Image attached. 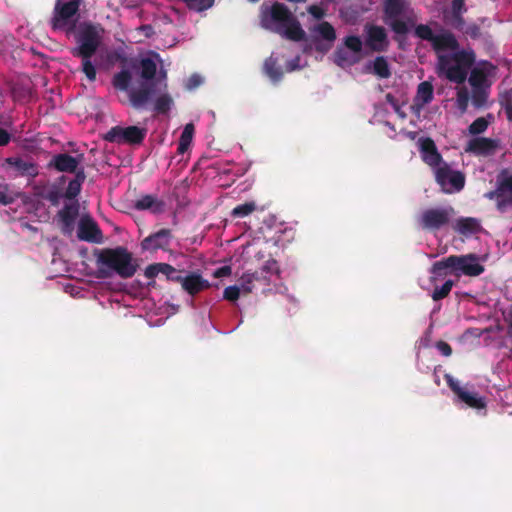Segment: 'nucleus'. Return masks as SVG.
I'll use <instances>...</instances> for the list:
<instances>
[{
  "instance_id": "obj_49",
  "label": "nucleus",
  "mask_w": 512,
  "mask_h": 512,
  "mask_svg": "<svg viewBox=\"0 0 512 512\" xmlns=\"http://www.w3.org/2000/svg\"><path fill=\"white\" fill-rule=\"evenodd\" d=\"M239 296L240 289L236 285L226 287L223 293L224 299L231 302L238 300Z\"/></svg>"
},
{
  "instance_id": "obj_63",
  "label": "nucleus",
  "mask_w": 512,
  "mask_h": 512,
  "mask_svg": "<svg viewBox=\"0 0 512 512\" xmlns=\"http://www.w3.org/2000/svg\"><path fill=\"white\" fill-rule=\"evenodd\" d=\"M0 203L4 204V205L9 203V199H8L7 195L1 191H0Z\"/></svg>"
},
{
  "instance_id": "obj_58",
  "label": "nucleus",
  "mask_w": 512,
  "mask_h": 512,
  "mask_svg": "<svg viewBox=\"0 0 512 512\" xmlns=\"http://www.w3.org/2000/svg\"><path fill=\"white\" fill-rule=\"evenodd\" d=\"M138 31H141L146 38H151L154 34V28L150 24H144L137 28Z\"/></svg>"
},
{
  "instance_id": "obj_1",
  "label": "nucleus",
  "mask_w": 512,
  "mask_h": 512,
  "mask_svg": "<svg viewBox=\"0 0 512 512\" xmlns=\"http://www.w3.org/2000/svg\"><path fill=\"white\" fill-rule=\"evenodd\" d=\"M167 72L158 71L157 63L151 57L123 58L121 70L112 77L113 87L128 94L134 109L144 108L153 96L167 89Z\"/></svg>"
},
{
  "instance_id": "obj_9",
  "label": "nucleus",
  "mask_w": 512,
  "mask_h": 512,
  "mask_svg": "<svg viewBox=\"0 0 512 512\" xmlns=\"http://www.w3.org/2000/svg\"><path fill=\"white\" fill-rule=\"evenodd\" d=\"M414 36L420 40L431 43L436 53L445 52L446 49H456L458 40L456 36L449 30H443L439 34H434L431 27L427 24H418L414 27Z\"/></svg>"
},
{
  "instance_id": "obj_24",
  "label": "nucleus",
  "mask_w": 512,
  "mask_h": 512,
  "mask_svg": "<svg viewBox=\"0 0 512 512\" xmlns=\"http://www.w3.org/2000/svg\"><path fill=\"white\" fill-rule=\"evenodd\" d=\"M430 273L432 275L430 278L432 283L436 282L439 278L447 276L448 274H454L453 255L434 262L430 269Z\"/></svg>"
},
{
  "instance_id": "obj_38",
  "label": "nucleus",
  "mask_w": 512,
  "mask_h": 512,
  "mask_svg": "<svg viewBox=\"0 0 512 512\" xmlns=\"http://www.w3.org/2000/svg\"><path fill=\"white\" fill-rule=\"evenodd\" d=\"M316 30L318 31V33L321 35V37L323 39H325L329 42H332L336 39V32H335L334 27L326 21L318 24Z\"/></svg>"
},
{
  "instance_id": "obj_32",
  "label": "nucleus",
  "mask_w": 512,
  "mask_h": 512,
  "mask_svg": "<svg viewBox=\"0 0 512 512\" xmlns=\"http://www.w3.org/2000/svg\"><path fill=\"white\" fill-rule=\"evenodd\" d=\"M194 131L195 128L192 123H188L185 125L179 139L177 148L178 153L183 154L188 150L193 139Z\"/></svg>"
},
{
  "instance_id": "obj_36",
  "label": "nucleus",
  "mask_w": 512,
  "mask_h": 512,
  "mask_svg": "<svg viewBox=\"0 0 512 512\" xmlns=\"http://www.w3.org/2000/svg\"><path fill=\"white\" fill-rule=\"evenodd\" d=\"M453 286H454V281L450 280V279L445 281V283L442 286H440V287L436 286L431 295L432 299L434 301H439V300L446 298L450 294Z\"/></svg>"
},
{
  "instance_id": "obj_18",
  "label": "nucleus",
  "mask_w": 512,
  "mask_h": 512,
  "mask_svg": "<svg viewBox=\"0 0 512 512\" xmlns=\"http://www.w3.org/2000/svg\"><path fill=\"white\" fill-rule=\"evenodd\" d=\"M77 236L80 240L90 243H100L102 241V232L90 216L81 217L78 224Z\"/></svg>"
},
{
  "instance_id": "obj_40",
  "label": "nucleus",
  "mask_w": 512,
  "mask_h": 512,
  "mask_svg": "<svg viewBox=\"0 0 512 512\" xmlns=\"http://www.w3.org/2000/svg\"><path fill=\"white\" fill-rule=\"evenodd\" d=\"M190 10L202 12L209 9L215 0H183Z\"/></svg>"
},
{
  "instance_id": "obj_28",
  "label": "nucleus",
  "mask_w": 512,
  "mask_h": 512,
  "mask_svg": "<svg viewBox=\"0 0 512 512\" xmlns=\"http://www.w3.org/2000/svg\"><path fill=\"white\" fill-rule=\"evenodd\" d=\"M5 162L14 167L22 176L35 177L38 174L36 164L31 161H25L21 157H9Z\"/></svg>"
},
{
  "instance_id": "obj_11",
  "label": "nucleus",
  "mask_w": 512,
  "mask_h": 512,
  "mask_svg": "<svg viewBox=\"0 0 512 512\" xmlns=\"http://www.w3.org/2000/svg\"><path fill=\"white\" fill-rule=\"evenodd\" d=\"M146 134V128L114 126L104 135V140L116 144L139 145L144 141Z\"/></svg>"
},
{
  "instance_id": "obj_52",
  "label": "nucleus",
  "mask_w": 512,
  "mask_h": 512,
  "mask_svg": "<svg viewBox=\"0 0 512 512\" xmlns=\"http://www.w3.org/2000/svg\"><path fill=\"white\" fill-rule=\"evenodd\" d=\"M436 348L437 350L445 357H449L452 355V347L449 343L440 340L436 342Z\"/></svg>"
},
{
  "instance_id": "obj_33",
  "label": "nucleus",
  "mask_w": 512,
  "mask_h": 512,
  "mask_svg": "<svg viewBox=\"0 0 512 512\" xmlns=\"http://www.w3.org/2000/svg\"><path fill=\"white\" fill-rule=\"evenodd\" d=\"M264 70L269 78L274 82L280 81L283 76V72L281 67L278 65L277 59L273 57H269L265 60Z\"/></svg>"
},
{
  "instance_id": "obj_27",
  "label": "nucleus",
  "mask_w": 512,
  "mask_h": 512,
  "mask_svg": "<svg viewBox=\"0 0 512 512\" xmlns=\"http://www.w3.org/2000/svg\"><path fill=\"white\" fill-rule=\"evenodd\" d=\"M434 98V88L431 82L423 81L417 87L416 96L414 97V106L418 110L432 102Z\"/></svg>"
},
{
  "instance_id": "obj_41",
  "label": "nucleus",
  "mask_w": 512,
  "mask_h": 512,
  "mask_svg": "<svg viewBox=\"0 0 512 512\" xmlns=\"http://www.w3.org/2000/svg\"><path fill=\"white\" fill-rule=\"evenodd\" d=\"M487 99L488 94L483 88L472 90L471 100L474 107L482 108L485 106Z\"/></svg>"
},
{
  "instance_id": "obj_46",
  "label": "nucleus",
  "mask_w": 512,
  "mask_h": 512,
  "mask_svg": "<svg viewBox=\"0 0 512 512\" xmlns=\"http://www.w3.org/2000/svg\"><path fill=\"white\" fill-rule=\"evenodd\" d=\"M62 197H64V194H62L61 190L57 187H53L48 190L44 196V198L48 200L53 206L59 205L60 199Z\"/></svg>"
},
{
  "instance_id": "obj_21",
  "label": "nucleus",
  "mask_w": 512,
  "mask_h": 512,
  "mask_svg": "<svg viewBox=\"0 0 512 512\" xmlns=\"http://www.w3.org/2000/svg\"><path fill=\"white\" fill-rule=\"evenodd\" d=\"M499 146V141L486 137H476L471 139L465 149L476 155L488 156L492 155Z\"/></svg>"
},
{
  "instance_id": "obj_34",
  "label": "nucleus",
  "mask_w": 512,
  "mask_h": 512,
  "mask_svg": "<svg viewBox=\"0 0 512 512\" xmlns=\"http://www.w3.org/2000/svg\"><path fill=\"white\" fill-rule=\"evenodd\" d=\"M173 105V99L168 93H162L154 102V110L158 114H166Z\"/></svg>"
},
{
  "instance_id": "obj_22",
  "label": "nucleus",
  "mask_w": 512,
  "mask_h": 512,
  "mask_svg": "<svg viewBox=\"0 0 512 512\" xmlns=\"http://www.w3.org/2000/svg\"><path fill=\"white\" fill-rule=\"evenodd\" d=\"M138 211H150L153 214H160L165 210V202L156 195L146 194L140 196L133 204Z\"/></svg>"
},
{
  "instance_id": "obj_25",
  "label": "nucleus",
  "mask_w": 512,
  "mask_h": 512,
  "mask_svg": "<svg viewBox=\"0 0 512 512\" xmlns=\"http://www.w3.org/2000/svg\"><path fill=\"white\" fill-rule=\"evenodd\" d=\"M430 273L432 275L430 278L432 283L436 282L439 278L447 276L448 274H454L453 255L434 262L430 269Z\"/></svg>"
},
{
  "instance_id": "obj_20",
  "label": "nucleus",
  "mask_w": 512,
  "mask_h": 512,
  "mask_svg": "<svg viewBox=\"0 0 512 512\" xmlns=\"http://www.w3.org/2000/svg\"><path fill=\"white\" fill-rule=\"evenodd\" d=\"M180 284L182 289L191 296H195L201 291L209 289L211 286L209 281L204 279L199 272H190L182 276Z\"/></svg>"
},
{
  "instance_id": "obj_4",
  "label": "nucleus",
  "mask_w": 512,
  "mask_h": 512,
  "mask_svg": "<svg viewBox=\"0 0 512 512\" xmlns=\"http://www.w3.org/2000/svg\"><path fill=\"white\" fill-rule=\"evenodd\" d=\"M449 53H437V68L439 74L453 83L462 84L466 81L470 69L476 63V53L471 48L446 49Z\"/></svg>"
},
{
  "instance_id": "obj_12",
  "label": "nucleus",
  "mask_w": 512,
  "mask_h": 512,
  "mask_svg": "<svg viewBox=\"0 0 512 512\" xmlns=\"http://www.w3.org/2000/svg\"><path fill=\"white\" fill-rule=\"evenodd\" d=\"M445 380L448 387L456 395L457 399L464 403L467 407L475 410H486V398L480 396L477 392L462 387L458 380L454 379L451 375L446 374Z\"/></svg>"
},
{
  "instance_id": "obj_45",
  "label": "nucleus",
  "mask_w": 512,
  "mask_h": 512,
  "mask_svg": "<svg viewBox=\"0 0 512 512\" xmlns=\"http://www.w3.org/2000/svg\"><path fill=\"white\" fill-rule=\"evenodd\" d=\"M81 185L77 181H70L64 193V197L72 200L75 199L81 192Z\"/></svg>"
},
{
  "instance_id": "obj_14",
  "label": "nucleus",
  "mask_w": 512,
  "mask_h": 512,
  "mask_svg": "<svg viewBox=\"0 0 512 512\" xmlns=\"http://www.w3.org/2000/svg\"><path fill=\"white\" fill-rule=\"evenodd\" d=\"M454 261V275L460 276L461 274L476 277L482 274L485 270L484 266L479 263V257L476 254L470 253L466 255H453Z\"/></svg>"
},
{
  "instance_id": "obj_23",
  "label": "nucleus",
  "mask_w": 512,
  "mask_h": 512,
  "mask_svg": "<svg viewBox=\"0 0 512 512\" xmlns=\"http://www.w3.org/2000/svg\"><path fill=\"white\" fill-rule=\"evenodd\" d=\"M79 214V207L77 203L65 204V206L58 212V217L62 225L64 233H71L75 220Z\"/></svg>"
},
{
  "instance_id": "obj_16",
  "label": "nucleus",
  "mask_w": 512,
  "mask_h": 512,
  "mask_svg": "<svg viewBox=\"0 0 512 512\" xmlns=\"http://www.w3.org/2000/svg\"><path fill=\"white\" fill-rule=\"evenodd\" d=\"M172 232L170 229L163 228L159 231L145 237L140 247L142 251L156 252L157 250L168 251L172 241Z\"/></svg>"
},
{
  "instance_id": "obj_35",
  "label": "nucleus",
  "mask_w": 512,
  "mask_h": 512,
  "mask_svg": "<svg viewBox=\"0 0 512 512\" xmlns=\"http://www.w3.org/2000/svg\"><path fill=\"white\" fill-rule=\"evenodd\" d=\"M257 209L254 201L239 204L231 211V216L234 218H244Z\"/></svg>"
},
{
  "instance_id": "obj_29",
  "label": "nucleus",
  "mask_w": 512,
  "mask_h": 512,
  "mask_svg": "<svg viewBox=\"0 0 512 512\" xmlns=\"http://www.w3.org/2000/svg\"><path fill=\"white\" fill-rule=\"evenodd\" d=\"M455 230L461 235L471 236L481 230V225L476 218L461 217L456 221Z\"/></svg>"
},
{
  "instance_id": "obj_48",
  "label": "nucleus",
  "mask_w": 512,
  "mask_h": 512,
  "mask_svg": "<svg viewBox=\"0 0 512 512\" xmlns=\"http://www.w3.org/2000/svg\"><path fill=\"white\" fill-rule=\"evenodd\" d=\"M253 275H251L250 272H246L244 273L241 278H240V284H241V287L242 289L244 290V292L246 293H250L252 292V289H253V282H255V280L253 279Z\"/></svg>"
},
{
  "instance_id": "obj_42",
  "label": "nucleus",
  "mask_w": 512,
  "mask_h": 512,
  "mask_svg": "<svg viewBox=\"0 0 512 512\" xmlns=\"http://www.w3.org/2000/svg\"><path fill=\"white\" fill-rule=\"evenodd\" d=\"M345 48L355 54H359L362 51V41L358 36H347L344 40Z\"/></svg>"
},
{
  "instance_id": "obj_39",
  "label": "nucleus",
  "mask_w": 512,
  "mask_h": 512,
  "mask_svg": "<svg viewBox=\"0 0 512 512\" xmlns=\"http://www.w3.org/2000/svg\"><path fill=\"white\" fill-rule=\"evenodd\" d=\"M489 126V122L484 117L475 119L468 127V131L471 135H479L484 133Z\"/></svg>"
},
{
  "instance_id": "obj_7",
  "label": "nucleus",
  "mask_w": 512,
  "mask_h": 512,
  "mask_svg": "<svg viewBox=\"0 0 512 512\" xmlns=\"http://www.w3.org/2000/svg\"><path fill=\"white\" fill-rule=\"evenodd\" d=\"M76 41L78 46L71 50L72 55L79 58H92L101 43L98 27L92 23L82 24Z\"/></svg>"
},
{
  "instance_id": "obj_61",
  "label": "nucleus",
  "mask_w": 512,
  "mask_h": 512,
  "mask_svg": "<svg viewBox=\"0 0 512 512\" xmlns=\"http://www.w3.org/2000/svg\"><path fill=\"white\" fill-rule=\"evenodd\" d=\"M251 275H253V279L255 281H263L264 283H268L269 282V279L268 277L264 274V270H256L254 272H250Z\"/></svg>"
},
{
  "instance_id": "obj_3",
  "label": "nucleus",
  "mask_w": 512,
  "mask_h": 512,
  "mask_svg": "<svg viewBox=\"0 0 512 512\" xmlns=\"http://www.w3.org/2000/svg\"><path fill=\"white\" fill-rule=\"evenodd\" d=\"M98 278L111 277L113 273L123 279L135 275L138 264L131 252L124 246L104 248L96 253Z\"/></svg>"
},
{
  "instance_id": "obj_59",
  "label": "nucleus",
  "mask_w": 512,
  "mask_h": 512,
  "mask_svg": "<svg viewBox=\"0 0 512 512\" xmlns=\"http://www.w3.org/2000/svg\"><path fill=\"white\" fill-rule=\"evenodd\" d=\"M230 274H231L230 266H222V267L216 269L213 273L214 277H216V278L229 276Z\"/></svg>"
},
{
  "instance_id": "obj_5",
  "label": "nucleus",
  "mask_w": 512,
  "mask_h": 512,
  "mask_svg": "<svg viewBox=\"0 0 512 512\" xmlns=\"http://www.w3.org/2000/svg\"><path fill=\"white\" fill-rule=\"evenodd\" d=\"M84 0H56L49 20L54 31L72 33L80 19V7Z\"/></svg>"
},
{
  "instance_id": "obj_31",
  "label": "nucleus",
  "mask_w": 512,
  "mask_h": 512,
  "mask_svg": "<svg viewBox=\"0 0 512 512\" xmlns=\"http://www.w3.org/2000/svg\"><path fill=\"white\" fill-rule=\"evenodd\" d=\"M335 63L344 68L348 66H352L358 62L359 57L352 55L350 50L345 47H338L334 53Z\"/></svg>"
},
{
  "instance_id": "obj_54",
  "label": "nucleus",
  "mask_w": 512,
  "mask_h": 512,
  "mask_svg": "<svg viewBox=\"0 0 512 512\" xmlns=\"http://www.w3.org/2000/svg\"><path fill=\"white\" fill-rule=\"evenodd\" d=\"M309 14H311L316 19H322L325 15L324 10L318 5H311L307 8Z\"/></svg>"
},
{
  "instance_id": "obj_19",
  "label": "nucleus",
  "mask_w": 512,
  "mask_h": 512,
  "mask_svg": "<svg viewBox=\"0 0 512 512\" xmlns=\"http://www.w3.org/2000/svg\"><path fill=\"white\" fill-rule=\"evenodd\" d=\"M419 148L421 158L427 165L436 169L443 164L442 156L438 152L436 144L432 138H420Z\"/></svg>"
},
{
  "instance_id": "obj_56",
  "label": "nucleus",
  "mask_w": 512,
  "mask_h": 512,
  "mask_svg": "<svg viewBox=\"0 0 512 512\" xmlns=\"http://www.w3.org/2000/svg\"><path fill=\"white\" fill-rule=\"evenodd\" d=\"M386 102L391 105L396 112L400 110V105L398 99L391 93H387L385 95Z\"/></svg>"
},
{
  "instance_id": "obj_13",
  "label": "nucleus",
  "mask_w": 512,
  "mask_h": 512,
  "mask_svg": "<svg viewBox=\"0 0 512 512\" xmlns=\"http://www.w3.org/2000/svg\"><path fill=\"white\" fill-rule=\"evenodd\" d=\"M435 180L446 192L460 191L465 185L464 174L452 170L445 162L435 169Z\"/></svg>"
},
{
  "instance_id": "obj_15",
  "label": "nucleus",
  "mask_w": 512,
  "mask_h": 512,
  "mask_svg": "<svg viewBox=\"0 0 512 512\" xmlns=\"http://www.w3.org/2000/svg\"><path fill=\"white\" fill-rule=\"evenodd\" d=\"M366 46L374 52H386L389 48L390 41L384 27L367 24L365 26Z\"/></svg>"
},
{
  "instance_id": "obj_57",
  "label": "nucleus",
  "mask_w": 512,
  "mask_h": 512,
  "mask_svg": "<svg viewBox=\"0 0 512 512\" xmlns=\"http://www.w3.org/2000/svg\"><path fill=\"white\" fill-rule=\"evenodd\" d=\"M465 0H452V13H463L465 11Z\"/></svg>"
},
{
  "instance_id": "obj_26",
  "label": "nucleus",
  "mask_w": 512,
  "mask_h": 512,
  "mask_svg": "<svg viewBox=\"0 0 512 512\" xmlns=\"http://www.w3.org/2000/svg\"><path fill=\"white\" fill-rule=\"evenodd\" d=\"M78 164L79 161L75 157L67 153H60L53 156L49 165L59 172L73 173L76 171Z\"/></svg>"
},
{
  "instance_id": "obj_6",
  "label": "nucleus",
  "mask_w": 512,
  "mask_h": 512,
  "mask_svg": "<svg viewBox=\"0 0 512 512\" xmlns=\"http://www.w3.org/2000/svg\"><path fill=\"white\" fill-rule=\"evenodd\" d=\"M407 0H386L384 3V22L397 35L403 36L414 26V21L408 18L406 21L399 19L408 9Z\"/></svg>"
},
{
  "instance_id": "obj_43",
  "label": "nucleus",
  "mask_w": 512,
  "mask_h": 512,
  "mask_svg": "<svg viewBox=\"0 0 512 512\" xmlns=\"http://www.w3.org/2000/svg\"><path fill=\"white\" fill-rule=\"evenodd\" d=\"M508 121L512 122V91L506 92L499 101Z\"/></svg>"
},
{
  "instance_id": "obj_55",
  "label": "nucleus",
  "mask_w": 512,
  "mask_h": 512,
  "mask_svg": "<svg viewBox=\"0 0 512 512\" xmlns=\"http://www.w3.org/2000/svg\"><path fill=\"white\" fill-rule=\"evenodd\" d=\"M201 83H202V78H201V76H199V75H197V74H193V75L188 79V82H187V88H188V89H194V88L198 87Z\"/></svg>"
},
{
  "instance_id": "obj_30",
  "label": "nucleus",
  "mask_w": 512,
  "mask_h": 512,
  "mask_svg": "<svg viewBox=\"0 0 512 512\" xmlns=\"http://www.w3.org/2000/svg\"><path fill=\"white\" fill-rule=\"evenodd\" d=\"M372 68V73L382 79H387L391 76V70L387 59L384 56H377L373 62L367 65Z\"/></svg>"
},
{
  "instance_id": "obj_17",
  "label": "nucleus",
  "mask_w": 512,
  "mask_h": 512,
  "mask_svg": "<svg viewBox=\"0 0 512 512\" xmlns=\"http://www.w3.org/2000/svg\"><path fill=\"white\" fill-rule=\"evenodd\" d=\"M183 272V270H177L168 263L159 262L148 265L144 270V275L148 279H153L159 274H162L168 281L181 283Z\"/></svg>"
},
{
  "instance_id": "obj_62",
  "label": "nucleus",
  "mask_w": 512,
  "mask_h": 512,
  "mask_svg": "<svg viewBox=\"0 0 512 512\" xmlns=\"http://www.w3.org/2000/svg\"><path fill=\"white\" fill-rule=\"evenodd\" d=\"M85 179H86V174L84 172V169L83 168H81L79 170L76 169L75 177H74V179H72V181H77L82 186V184L84 183Z\"/></svg>"
},
{
  "instance_id": "obj_51",
  "label": "nucleus",
  "mask_w": 512,
  "mask_h": 512,
  "mask_svg": "<svg viewBox=\"0 0 512 512\" xmlns=\"http://www.w3.org/2000/svg\"><path fill=\"white\" fill-rule=\"evenodd\" d=\"M463 34L469 36L471 39H478L481 36V28L476 23L468 24Z\"/></svg>"
},
{
  "instance_id": "obj_44",
  "label": "nucleus",
  "mask_w": 512,
  "mask_h": 512,
  "mask_svg": "<svg viewBox=\"0 0 512 512\" xmlns=\"http://www.w3.org/2000/svg\"><path fill=\"white\" fill-rule=\"evenodd\" d=\"M82 59V71L86 75V77L90 81H94L96 79V68L91 62V58H81Z\"/></svg>"
},
{
  "instance_id": "obj_53",
  "label": "nucleus",
  "mask_w": 512,
  "mask_h": 512,
  "mask_svg": "<svg viewBox=\"0 0 512 512\" xmlns=\"http://www.w3.org/2000/svg\"><path fill=\"white\" fill-rule=\"evenodd\" d=\"M260 270H264V274L267 276V274L278 273L279 269L277 262L274 259H271L266 261Z\"/></svg>"
},
{
  "instance_id": "obj_2",
  "label": "nucleus",
  "mask_w": 512,
  "mask_h": 512,
  "mask_svg": "<svg viewBox=\"0 0 512 512\" xmlns=\"http://www.w3.org/2000/svg\"><path fill=\"white\" fill-rule=\"evenodd\" d=\"M259 20L262 28L288 40L300 42L306 38L299 20L283 3L263 2L260 6Z\"/></svg>"
},
{
  "instance_id": "obj_60",
  "label": "nucleus",
  "mask_w": 512,
  "mask_h": 512,
  "mask_svg": "<svg viewBox=\"0 0 512 512\" xmlns=\"http://www.w3.org/2000/svg\"><path fill=\"white\" fill-rule=\"evenodd\" d=\"M11 140V135L5 129L0 127V147L6 146Z\"/></svg>"
},
{
  "instance_id": "obj_37",
  "label": "nucleus",
  "mask_w": 512,
  "mask_h": 512,
  "mask_svg": "<svg viewBox=\"0 0 512 512\" xmlns=\"http://www.w3.org/2000/svg\"><path fill=\"white\" fill-rule=\"evenodd\" d=\"M469 99L470 95L468 89L466 87H460L457 90L456 107L462 114L468 109Z\"/></svg>"
},
{
  "instance_id": "obj_8",
  "label": "nucleus",
  "mask_w": 512,
  "mask_h": 512,
  "mask_svg": "<svg viewBox=\"0 0 512 512\" xmlns=\"http://www.w3.org/2000/svg\"><path fill=\"white\" fill-rule=\"evenodd\" d=\"M484 197L494 201L496 209L501 213L512 208V173L507 169L501 170L496 178L495 189L485 193Z\"/></svg>"
},
{
  "instance_id": "obj_47",
  "label": "nucleus",
  "mask_w": 512,
  "mask_h": 512,
  "mask_svg": "<svg viewBox=\"0 0 512 512\" xmlns=\"http://www.w3.org/2000/svg\"><path fill=\"white\" fill-rule=\"evenodd\" d=\"M485 79V75L482 71L474 69L472 70L470 77H469V83L473 87V89H480L482 88L481 85Z\"/></svg>"
},
{
  "instance_id": "obj_10",
  "label": "nucleus",
  "mask_w": 512,
  "mask_h": 512,
  "mask_svg": "<svg viewBox=\"0 0 512 512\" xmlns=\"http://www.w3.org/2000/svg\"><path fill=\"white\" fill-rule=\"evenodd\" d=\"M454 213L451 206L429 208L421 213L418 223L423 230L438 231L450 223Z\"/></svg>"
},
{
  "instance_id": "obj_64",
  "label": "nucleus",
  "mask_w": 512,
  "mask_h": 512,
  "mask_svg": "<svg viewBox=\"0 0 512 512\" xmlns=\"http://www.w3.org/2000/svg\"><path fill=\"white\" fill-rule=\"evenodd\" d=\"M149 280L150 281L148 282V287L149 288L150 287L154 288L156 286V282H155L154 278L153 279H149Z\"/></svg>"
},
{
  "instance_id": "obj_50",
  "label": "nucleus",
  "mask_w": 512,
  "mask_h": 512,
  "mask_svg": "<svg viewBox=\"0 0 512 512\" xmlns=\"http://www.w3.org/2000/svg\"><path fill=\"white\" fill-rule=\"evenodd\" d=\"M467 25L462 17V13H452L451 26L454 29L463 33Z\"/></svg>"
}]
</instances>
